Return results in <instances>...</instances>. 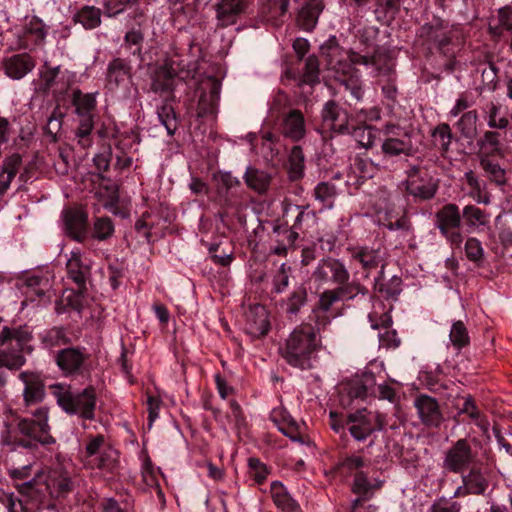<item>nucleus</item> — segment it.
<instances>
[{"label": "nucleus", "instance_id": "680f3d73", "mask_svg": "<svg viewBox=\"0 0 512 512\" xmlns=\"http://www.w3.org/2000/svg\"><path fill=\"white\" fill-rule=\"evenodd\" d=\"M154 215L152 212H145L142 214L141 218L138 219L135 223V229L142 233L145 239L150 242L152 233L151 230L155 227L156 221L153 219Z\"/></svg>", "mask_w": 512, "mask_h": 512}, {"label": "nucleus", "instance_id": "37998d69", "mask_svg": "<svg viewBox=\"0 0 512 512\" xmlns=\"http://www.w3.org/2000/svg\"><path fill=\"white\" fill-rule=\"evenodd\" d=\"M478 115L475 110L464 113L457 122V128L464 138L472 139L477 133Z\"/></svg>", "mask_w": 512, "mask_h": 512}, {"label": "nucleus", "instance_id": "f704fd0d", "mask_svg": "<svg viewBox=\"0 0 512 512\" xmlns=\"http://www.w3.org/2000/svg\"><path fill=\"white\" fill-rule=\"evenodd\" d=\"M288 176L292 181L303 178L305 171V156L302 147L295 145L291 148L288 157Z\"/></svg>", "mask_w": 512, "mask_h": 512}, {"label": "nucleus", "instance_id": "393cba45", "mask_svg": "<svg viewBox=\"0 0 512 512\" xmlns=\"http://www.w3.org/2000/svg\"><path fill=\"white\" fill-rule=\"evenodd\" d=\"M245 9L244 0H220L216 4L218 25L227 27L236 23L237 17Z\"/></svg>", "mask_w": 512, "mask_h": 512}, {"label": "nucleus", "instance_id": "4468645a", "mask_svg": "<svg viewBox=\"0 0 512 512\" xmlns=\"http://www.w3.org/2000/svg\"><path fill=\"white\" fill-rule=\"evenodd\" d=\"M322 126L324 129L338 134H346L349 129V115L345 109L335 101L325 103L322 112Z\"/></svg>", "mask_w": 512, "mask_h": 512}, {"label": "nucleus", "instance_id": "cd10ccee", "mask_svg": "<svg viewBox=\"0 0 512 512\" xmlns=\"http://www.w3.org/2000/svg\"><path fill=\"white\" fill-rule=\"evenodd\" d=\"M375 386V377L372 373H365L348 381L343 391L350 399H365L369 391Z\"/></svg>", "mask_w": 512, "mask_h": 512}, {"label": "nucleus", "instance_id": "3c124183", "mask_svg": "<svg viewBox=\"0 0 512 512\" xmlns=\"http://www.w3.org/2000/svg\"><path fill=\"white\" fill-rule=\"evenodd\" d=\"M461 215L470 227L486 225L488 222L486 213L475 205L465 206Z\"/></svg>", "mask_w": 512, "mask_h": 512}, {"label": "nucleus", "instance_id": "72a5a7b5", "mask_svg": "<svg viewBox=\"0 0 512 512\" xmlns=\"http://www.w3.org/2000/svg\"><path fill=\"white\" fill-rule=\"evenodd\" d=\"M247 186L259 194L265 193L271 183L269 173L253 167H248L244 175Z\"/></svg>", "mask_w": 512, "mask_h": 512}, {"label": "nucleus", "instance_id": "c85d7f7f", "mask_svg": "<svg viewBox=\"0 0 512 512\" xmlns=\"http://www.w3.org/2000/svg\"><path fill=\"white\" fill-rule=\"evenodd\" d=\"M35 67L32 57L26 53L13 55L4 61L6 74L13 79H21Z\"/></svg>", "mask_w": 512, "mask_h": 512}, {"label": "nucleus", "instance_id": "bb28decb", "mask_svg": "<svg viewBox=\"0 0 512 512\" xmlns=\"http://www.w3.org/2000/svg\"><path fill=\"white\" fill-rule=\"evenodd\" d=\"M501 134L497 131L488 130L477 140L479 148L478 158L485 157H499L504 158V151L502 149Z\"/></svg>", "mask_w": 512, "mask_h": 512}, {"label": "nucleus", "instance_id": "a878e982", "mask_svg": "<svg viewBox=\"0 0 512 512\" xmlns=\"http://www.w3.org/2000/svg\"><path fill=\"white\" fill-rule=\"evenodd\" d=\"M499 157L478 158L483 176L497 187H503L508 182L507 171L500 164Z\"/></svg>", "mask_w": 512, "mask_h": 512}, {"label": "nucleus", "instance_id": "f257e3e1", "mask_svg": "<svg viewBox=\"0 0 512 512\" xmlns=\"http://www.w3.org/2000/svg\"><path fill=\"white\" fill-rule=\"evenodd\" d=\"M73 488L69 473L61 467L37 471L29 481L16 484L17 492L28 502L50 510L56 509L55 500L66 498Z\"/></svg>", "mask_w": 512, "mask_h": 512}, {"label": "nucleus", "instance_id": "4c0bfd02", "mask_svg": "<svg viewBox=\"0 0 512 512\" xmlns=\"http://www.w3.org/2000/svg\"><path fill=\"white\" fill-rule=\"evenodd\" d=\"M431 135L434 146L438 149L442 157H446L452 142L450 126L446 123H441L434 128Z\"/></svg>", "mask_w": 512, "mask_h": 512}, {"label": "nucleus", "instance_id": "1a4fd4ad", "mask_svg": "<svg viewBox=\"0 0 512 512\" xmlns=\"http://www.w3.org/2000/svg\"><path fill=\"white\" fill-rule=\"evenodd\" d=\"M477 452L471 443L465 439H458L444 453L442 468L454 474H462L473 467Z\"/></svg>", "mask_w": 512, "mask_h": 512}, {"label": "nucleus", "instance_id": "39448f33", "mask_svg": "<svg viewBox=\"0 0 512 512\" xmlns=\"http://www.w3.org/2000/svg\"><path fill=\"white\" fill-rule=\"evenodd\" d=\"M419 36L443 55L450 58L448 68L453 70L455 51L453 49L454 39L458 37V30L440 18H434L431 22L424 24L419 30Z\"/></svg>", "mask_w": 512, "mask_h": 512}, {"label": "nucleus", "instance_id": "c03bdc74", "mask_svg": "<svg viewBox=\"0 0 512 512\" xmlns=\"http://www.w3.org/2000/svg\"><path fill=\"white\" fill-rule=\"evenodd\" d=\"M144 34L140 29H131L124 36L122 47L127 49L131 55L141 57Z\"/></svg>", "mask_w": 512, "mask_h": 512}, {"label": "nucleus", "instance_id": "dca6fc26", "mask_svg": "<svg viewBox=\"0 0 512 512\" xmlns=\"http://www.w3.org/2000/svg\"><path fill=\"white\" fill-rule=\"evenodd\" d=\"M342 299L337 288L325 290L320 294L319 300L310 315V320L314 322L318 331H321L330 323L327 312Z\"/></svg>", "mask_w": 512, "mask_h": 512}, {"label": "nucleus", "instance_id": "603ef678", "mask_svg": "<svg viewBox=\"0 0 512 512\" xmlns=\"http://www.w3.org/2000/svg\"><path fill=\"white\" fill-rule=\"evenodd\" d=\"M108 446L109 445L106 444L104 435L97 434L94 436H89L83 453L85 463L87 464L88 460L97 457L102 452V450Z\"/></svg>", "mask_w": 512, "mask_h": 512}, {"label": "nucleus", "instance_id": "79ce46f5", "mask_svg": "<svg viewBox=\"0 0 512 512\" xmlns=\"http://www.w3.org/2000/svg\"><path fill=\"white\" fill-rule=\"evenodd\" d=\"M484 112L489 128L503 130L509 126V119L505 115H500L499 105L490 102L486 105Z\"/></svg>", "mask_w": 512, "mask_h": 512}, {"label": "nucleus", "instance_id": "4d7b16f0", "mask_svg": "<svg viewBox=\"0 0 512 512\" xmlns=\"http://www.w3.org/2000/svg\"><path fill=\"white\" fill-rule=\"evenodd\" d=\"M336 288L338 289L342 298L346 300H352L357 295L365 296L368 294V289L356 280L351 282L348 280L345 284L338 285Z\"/></svg>", "mask_w": 512, "mask_h": 512}, {"label": "nucleus", "instance_id": "6ab92c4d", "mask_svg": "<svg viewBox=\"0 0 512 512\" xmlns=\"http://www.w3.org/2000/svg\"><path fill=\"white\" fill-rule=\"evenodd\" d=\"M88 216L80 209H68L64 214V224L67 234L77 242L88 238Z\"/></svg>", "mask_w": 512, "mask_h": 512}, {"label": "nucleus", "instance_id": "6e6d98bb", "mask_svg": "<svg viewBox=\"0 0 512 512\" xmlns=\"http://www.w3.org/2000/svg\"><path fill=\"white\" fill-rule=\"evenodd\" d=\"M69 341L65 330L61 327H54L48 330L42 337V342L47 348L66 345Z\"/></svg>", "mask_w": 512, "mask_h": 512}, {"label": "nucleus", "instance_id": "a211bd4d", "mask_svg": "<svg viewBox=\"0 0 512 512\" xmlns=\"http://www.w3.org/2000/svg\"><path fill=\"white\" fill-rule=\"evenodd\" d=\"M419 418L427 427H439L443 421L438 402L428 395H419L414 402Z\"/></svg>", "mask_w": 512, "mask_h": 512}, {"label": "nucleus", "instance_id": "5701e85b", "mask_svg": "<svg viewBox=\"0 0 512 512\" xmlns=\"http://www.w3.org/2000/svg\"><path fill=\"white\" fill-rule=\"evenodd\" d=\"M351 258L361 264L366 278L369 277L373 269L383 264V255L379 248L368 246L355 247L351 250Z\"/></svg>", "mask_w": 512, "mask_h": 512}, {"label": "nucleus", "instance_id": "412c9836", "mask_svg": "<svg viewBox=\"0 0 512 512\" xmlns=\"http://www.w3.org/2000/svg\"><path fill=\"white\" fill-rule=\"evenodd\" d=\"M179 64L174 60H167L155 72L152 89L155 92L172 91L178 77Z\"/></svg>", "mask_w": 512, "mask_h": 512}, {"label": "nucleus", "instance_id": "9b49d317", "mask_svg": "<svg viewBox=\"0 0 512 512\" xmlns=\"http://www.w3.org/2000/svg\"><path fill=\"white\" fill-rule=\"evenodd\" d=\"M312 279L321 285L332 283L338 286L345 284L350 279V273L343 262L328 257L319 261L312 273Z\"/></svg>", "mask_w": 512, "mask_h": 512}, {"label": "nucleus", "instance_id": "6e6552de", "mask_svg": "<svg viewBox=\"0 0 512 512\" xmlns=\"http://www.w3.org/2000/svg\"><path fill=\"white\" fill-rule=\"evenodd\" d=\"M435 227L453 248H460L463 242L462 215L458 205L447 203L435 213Z\"/></svg>", "mask_w": 512, "mask_h": 512}, {"label": "nucleus", "instance_id": "052dcab7", "mask_svg": "<svg viewBox=\"0 0 512 512\" xmlns=\"http://www.w3.org/2000/svg\"><path fill=\"white\" fill-rule=\"evenodd\" d=\"M248 472L258 484L263 483L269 474L266 465L258 458L253 457L248 459Z\"/></svg>", "mask_w": 512, "mask_h": 512}, {"label": "nucleus", "instance_id": "e433bc0d", "mask_svg": "<svg viewBox=\"0 0 512 512\" xmlns=\"http://www.w3.org/2000/svg\"><path fill=\"white\" fill-rule=\"evenodd\" d=\"M73 20L85 29H94L101 24V10L95 6H83L74 15Z\"/></svg>", "mask_w": 512, "mask_h": 512}, {"label": "nucleus", "instance_id": "58836bf2", "mask_svg": "<svg viewBox=\"0 0 512 512\" xmlns=\"http://www.w3.org/2000/svg\"><path fill=\"white\" fill-rule=\"evenodd\" d=\"M72 103L77 115H94L96 98L94 94L82 93L79 89L73 91Z\"/></svg>", "mask_w": 512, "mask_h": 512}, {"label": "nucleus", "instance_id": "338daca9", "mask_svg": "<svg viewBox=\"0 0 512 512\" xmlns=\"http://www.w3.org/2000/svg\"><path fill=\"white\" fill-rule=\"evenodd\" d=\"M461 509L459 502L442 497L433 502L428 512H460Z\"/></svg>", "mask_w": 512, "mask_h": 512}, {"label": "nucleus", "instance_id": "f8f14e48", "mask_svg": "<svg viewBox=\"0 0 512 512\" xmlns=\"http://www.w3.org/2000/svg\"><path fill=\"white\" fill-rule=\"evenodd\" d=\"M23 384V401L26 406L42 402L45 398V381L41 373L36 371H23L18 375Z\"/></svg>", "mask_w": 512, "mask_h": 512}, {"label": "nucleus", "instance_id": "69168bd1", "mask_svg": "<svg viewBox=\"0 0 512 512\" xmlns=\"http://www.w3.org/2000/svg\"><path fill=\"white\" fill-rule=\"evenodd\" d=\"M465 254L470 261L480 262L484 255L481 242L474 237L468 238L465 243Z\"/></svg>", "mask_w": 512, "mask_h": 512}, {"label": "nucleus", "instance_id": "20e7f679", "mask_svg": "<svg viewBox=\"0 0 512 512\" xmlns=\"http://www.w3.org/2000/svg\"><path fill=\"white\" fill-rule=\"evenodd\" d=\"M31 340L26 327H4L0 333V367L18 370L26 362L22 352Z\"/></svg>", "mask_w": 512, "mask_h": 512}, {"label": "nucleus", "instance_id": "f03ea898", "mask_svg": "<svg viewBox=\"0 0 512 512\" xmlns=\"http://www.w3.org/2000/svg\"><path fill=\"white\" fill-rule=\"evenodd\" d=\"M57 404L70 415H77L82 420L95 418L97 397L93 386H88L79 393H73L71 385L55 383L49 386Z\"/></svg>", "mask_w": 512, "mask_h": 512}, {"label": "nucleus", "instance_id": "7c9ffc66", "mask_svg": "<svg viewBox=\"0 0 512 512\" xmlns=\"http://www.w3.org/2000/svg\"><path fill=\"white\" fill-rule=\"evenodd\" d=\"M270 492L274 504L283 512H296L299 509L298 503L291 497L281 482H272Z\"/></svg>", "mask_w": 512, "mask_h": 512}, {"label": "nucleus", "instance_id": "de8ad7c7", "mask_svg": "<svg viewBox=\"0 0 512 512\" xmlns=\"http://www.w3.org/2000/svg\"><path fill=\"white\" fill-rule=\"evenodd\" d=\"M464 178L467 185L471 188V195L478 203H489L487 197H483L485 190V183L479 179V177L472 171L465 172Z\"/></svg>", "mask_w": 512, "mask_h": 512}, {"label": "nucleus", "instance_id": "49530a36", "mask_svg": "<svg viewBox=\"0 0 512 512\" xmlns=\"http://www.w3.org/2000/svg\"><path fill=\"white\" fill-rule=\"evenodd\" d=\"M157 115L160 122L166 128L168 135H174L178 126L174 108L170 104L164 103L157 109Z\"/></svg>", "mask_w": 512, "mask_h": 512}, {"label": "nucleus", "instance_id": "aec40b11", "mask_svg": "<svg viewBox=\"0 0 512 512\" xmlns=\"http://www.w3.org/2000/svg\"><path fill=\"white\" fill-rule=\"evenodd\" d=\"M69 278L80 290L86 288V282L90 277V261L82 258L79 250L72 251L66 263Z\"/></svg>", "mask_w": 512, "mask_h": 512}, {"label": "nucleus", "instance_id": "a18cd8bd", "mask_svg": "<svg viewBox=\"0 0 512 512\" xmlns=\"http://www.w3.org/2000/svg\"><path fill=\"white\" fill-rule=\"evenodd\" d=\"M307 290L299 286L293 290L286 302V312L290 315H296L307 302Z\"/></svg>", "mask_w": 512, "mask_h": 512}, {"label": "nucleus", "instance_id": "09e8293b", "mask_svg": "<svg viewBox=\"0 0 512 512\" xmlns=\"http://www.w3.org/2000/svg\"><path fill=\"white\" fill-rule=\"evenodd\" d=\"M382 482L372 484L363 471H357L354 475L352 492L361 496H370L369 492L381 487Z\"/></svg>", "mask_w": 512, "mask_h": 512}, {"label": "nucleus", "instance_id": "e2e57ef3", "mask_svg": "<svg viewBox=\"0 0 512 512\" xmlns=\"http://www.w3.org/2000/svg\"><path fill=\"white\" fill-rule=\"evenodd\" d=\"M408 191L411 195L423 200H428L434 197L437 191V185L433 183L428 184H414L408 186Z\"/></svg>", "mask_w": 512, "mask_h": 512}, {"label": "nucleus", "instance_id": "c9c22d12", "mask_svg": "<svg viewBox=\"0 0 512 512\" xmlns=\"http://www.w3.org/2000/svg\"><path fill=\"white\" fill-rule=\"evenodd\" d=\"M118 462V452L112 447L108 446L102 450V452L94 459L88 460L87 465L91 468H98L112 472Z\"/></svg>", "mask_w": 512, "mask_h": 512}, {"label": "nucleus", "instance_id": "0eeeda50", "mask_svg": "<svg viewBox=\"0 0 512 512\" xmlns=\"http://www.w3.org/2000/svg\"><path fill=\"white\" fill-rule=\"evenodd\" d=\"M17 429L19 433L26 437L19 441V445L30 448L35 442L42 444L54 443L50 435V426L48 424V409L40 407L33 413V418H23L18 421Z\"/></svg>", "mask_w": 512, "mask_h": 512}, {"label": "nucleus", "instance_id": "7ed1b4c3", "mask_svg": "<svg viewBox=\"0 0 512 512\" xmlns=\"http://www.w3.org/2000/svg\"><path fill=\"white\" fill-rule=\"evenodd\" d=\"M316 325L303 323L296 327L286 340L281 353L292 366L301 369L310 367V357L318 346Z\"/></svg>", "mask_w": 512, "mask_h": 512}, {"label": "nucleus", "instance_id": "8fccbe9b", "mask_svg": "<svg viewBox=\"0 0 512 512\" xmlns=\"http://www.w3.org/2000/svg\"><path fill=\"white\" fill-rule=\"evenodd\" d=\"M114 225L109 217L97 218L93 224L92 238L98 241H105L112 237Z\"/></svg>", "mask_w": 512, "mask_h": 512}, {"label": "nucleus", "instance_id": "864d4df0", "mask_svg": "<svg viewBox=\"0 0 512 512\" xmlns=\"http://www.w3.org/2000/svg\"><path fill=\"white\" fill-rule=\"evenodd\" d=\"M449 338L456 349H461L469 344L468 331L462 321H456L452 324Z\"/></svg>", "mask_w": 512, "mask_h": 512}, {"label": "nucleus", "instance_id": "13d9d810", "mask_svg": "<svg viewBox=\"0 0 512 512\" xmlns=\"http://www.w3.org/2000/svg\"><path fill=\"white\" fill-rule=\"evenodd\" d=\"M302 82L309 85L319 82V61L314 55L306 59Z\"/></svg>", "mask_w": 512, "mask_h": 512}, {"label": "nucleus", "instance_id": "4be33fe9", "mask_svg": "<svg viewBox=\"0 0 512 512\" xmlns=\"http://www.w3.org/2000/svg\"><path fill=\"white\" fill-rule=\"evenodd\" d=\"M281 133L285 138L294 142L300 141L305 136V119L300 110L293 109L284 116Z\"/></svg>", "mask_w": 512, "mask_h": 512}, {"label": "nucleus", "instance_id": "2eb2a0df", "mask_svg": "<svg viewBox=\"0 0 512 512\" xmlns=\"http://www.w3.org/2000/svg\"><path fill=\"white\" fill-rule=\"evenodd\" d=\"M346 424L350 435L359 442L365 441L375 432L372 412L365 408L348 414Z\"/></svg>", "mask_w": 512, "mask_h": 512}, {"label": "nucleus", "instance_id": "9d476101", "mask_svg": "<svg viewBox=\"0 0 512 512\" xmlns=\"http://www.w3.org/2000/svg\"><path fill=\"white\" fill-rule=\"evenodd\" d=\"M89 359L90 354L83 347H68L55 354L56 365L66 377L82 375Z\"/></svg>", "mask_w": 512, "mask_h": 512}, {"label": "nucleus", "instance_id": "423d86ee", "mask_svg": "<svg viewBox=\"0 0 512 512\" xmlns=\"http://www.w3.org/2000/svg\"><path fill=\"white\" fill-rule=\"evenodd\" d=\"M381 133L383 140L381 143V153L384 158H395L399 156H412L416 149L412 141L414 131L405 129L394 123L385 124Z\"/></svg>", "mask_w": 512, "mask_h": 512}, {"label": "nucleus", "instance_id": "c756f323", "mask_svg": "<svg viewBox=\"0 0 512 512\" xmlns=\"http://www.w3.org/2000/svg\"><path fill=\"white\" fill-rule=\"evenodd\" d=\"M323 10L320 0H309L299 11L298 23L306 31H311L317 24L318 17Z\"/></svg>", "mask_w": 512, "mask_h": 512}, {"label": "nucleus", "instance_id": "5fc2aeb1", "mask_svg": "<svg viewBox=\"0 0 512 512\" xmlns=\"http://www.w3.org/2000/svg\"><path fill=\"white\" fill-rule=\"evenodd\" d=\"M460 413L467 414L480 428L486 430L488 422L477 408L474 400L469 396L466 397L463 406L460 408Z\"/></svg>", "mask_w": 512, "mask_h": 512}, {"label": "nucleus", "instance_id": "ea45409f", "mask_svg": "<svg viewBox=\"0 0 512 512\" xmlns=\"http://www.w3.org/2000/svg\"><path fill=\"white\" fill-rule=\"evenodd\" d=\"M359 146L370 149L374 146L378 130L369 125L356 126L349 132Z\"/></svg>", "mask_w": 512, "mask_h": 512}, {"label": "nucleus", "instance_id": "2f4dec72", "mask_svg": "<svg viewBox=\"0 0 512 512\" xmlns=\"http://www.w3.org/2000/svg\"><path fill=\"white\" fill-rule=\"evenodd\" d=\"M384 267L385 264H382L379 275L375 278L374 289L386 299H396L402 291V279L393 276L387 282H383Z\"/></svg>", "mask_w": 512, "mask_h": 512}, {"label": "nucleus", "instance_id": "bf43d9fd", "mask_svg": "<svg viewBox=\"0 0 512 512\" xmlns=\"http://www.w3.org/2000/svg\"><path fill=\"white\" fill-rule=\"evenodd\" d=\"M137 2L138 0H103L104 13L108 17H115Z\"/></svg>", "mask_w": 512, "mask_h": 512}, {"label": "nucleus", "instance_id": "f3484780", "mask_svg": "<svg viewBox=\"0 0 512 512\" xmlns=\"http://www.w3.org/2000/svg\"><path fill=\"white\" fill-rule=\"evenodd\" d=\"M245 331L253 339L266 335L269 331L268 311L263 305L255 304L246 312Z\"/></svg>", "mask_w": 512, "mask_h": 512}, {"label": "nucleus", "instance_id": "774afa93", "mask_svg": "<svg viewBox=\"0 0 512 512\" xmlns=\"http://www.w3.org/2000/svg\"><path fill=\"white\" fill-rule=\"evenodd\" d=\"M8 475L13 480V485L16 488V484L32 479V465L27 464L22 467L9 468Z\"/></svg>", "mask_w": 512, "mask_h": 512}, {"label": "nucleus", "instance_id": "ddd939ff", "mask_svg": "<svg viewBox=\"0 0 512 512\" xmlns=\"http://www.w3.org/2000/svg\"><path fill=\"white\" fill-rule=\"evenodd\" d=\"M347 57L352 65H372L379 75L390 76L393 72L394 62L384 49H376L371 56L348 51Z\"/></svg>", "mask_w": 512, "mask_h": 512}, {"label": "nucleus", "instance_id": "b1692460", "mask_svg": "<svg viewBox=\"0 0 512 512\" xmlns=\"http://www.w3.org/2000/svg\"><path fill=\"white\" fill-rule=\"evenodd\" d=\"M131 76V66L122 58L113 59L107 67L106 86L109 90H115L124 84Z\"/></svg>", "mask_w": 512, "mask_h": 512}, {"label": "nucleus", "instance_id": "a19ab883", "mask_svg": "<svg viewBox=\"0 0 512 512\" xmlns=\"http://www.w3.org/2000/svg\"><path fill=\"white\" fill-rule=\"evenodd\" d=\"M337 195L336 186L329 182H320L314 188V198L319 201L323 208L331 209Z\"/></svg>", "mask_w": 512, "mask_h": 512}, {"label": "nucleus", "instance_id": "0e129e2a", "mask_svg": "<svg viewBox=\"0 0 512 512\" xmlns=\"http://www.w3.org/2000/svg\"><path fill=\"white\" fill-rule=\"evenodd\" d=\"M342 84L344 85L345 90L350 94L352 101L357 103L362 100L364 92L358 76H351L343 79Z\"/></svg>", "mask_w": 512, "mask_h": 512}, {"label": "nucleus", "instance_id": "473e14b6", "mask_svg": "<svg viewBox=\"0 0 512 512\" xmlns=\"http://www.w3.org/2000/svg\"><path fill=\"white\" fill-rule=\"evenodd\" d=\"M468 473H462L461 481L467 484L472 495H484L489 487V481L480 468L472 467Z\"/></svg>", "mask_w": 512, "mask_h": 512}]
</instances>
